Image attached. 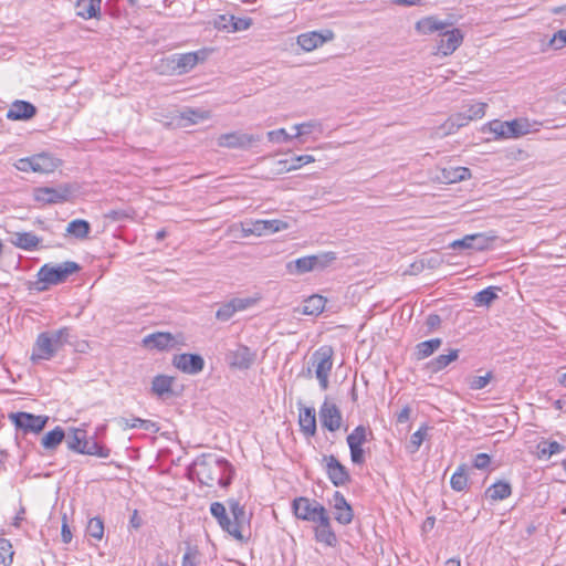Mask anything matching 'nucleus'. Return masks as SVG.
I'll list each match as a JSON object with an SVG mask.
<instances>
[{
    "label": "nucleus",
    "mask_w": 566,
    "mask_h": 566,
    "mask_svg": "<svg viewBox=\"0 0 566 566\" xmlns=\"http://www.w3.org/2000/svg\"><path fill=\"white\" fill-rule=\"evenodd\" d=\"M233 474V467L216 454H202L187 468V476L190 481H198L207 486L217 484L227 488L231 484Z\"/></svg>",
    "instance_id": "nucleus-1"
},
{
    "label": "nucleus",
    "mask_w": 566,
    "mask_h": 566,
    "mask_svg": "<svg viewBox=\"0 0 566 566\" xmlns=\"http://www.w3.org/2000/svg\"><path fill=\"white\" fill-rule=\"evenodd\" d=\"M334 349L324 345L316 349L311 356V366L323 390L328 388L329 374L333 368Z\"/></svg>",
    "instance_id": "nucleus-2"
},
{
    "label": "nucleus",
    "mask_w": 566,
    "mask_h": 566,
    "mask_svg": "<svg viewBox=\"0 0 566 566\" xmlns=\"http://www.w3.org/2000/svg\"><path fill=\"white\" fill-rule=\"evenodd\" d=\"M489 130L495 138H518L531 132L530 123L525 118H516L510 122L492 120L488 124Z\"/></svg>",
    "instance_id": "nucleus-3"
},
{
    "label": "nucleus",
    "mask_w": 566,
    "mask_h": 566,
    "mask_svg": "<svg viewBox=\"0 0 566 566\" xmlns=\"http://www.w3.org/2000/svg\"><path fill=\"white\" fill-rule=\"evenodd\" d=\"M80 271V265L73 261H66L61 264H44L39 273V281L45 284L54 285L64 282L70 275Z\"/></svg>",
    "instance_id": "nucleus-4"
},
{
    "label": "nucleus",
    "mask_w": 566,
    "mask_h": 566,
    "mask_svg": "<svg viewBox=\"0 0 566 566\" xmlns=\"http://www.w3.org/2000/svg\"><path fill=\"white\" fill-rule=\"evenodd\" d=\"M292 509L297 518L313 523H317L327 514L321 503L303 496L293 500Z\"/></svg>",
    "instance_id": "nucleus-5"
},
{
    "label": "nucleus",
    "mask_w": 566,
    "mask_h": 566,
    "mask_svg": "<svg viewBox=\"0 0 566 566\" xmlns=\"http://www.w3.org/2000/svg\"><path fill=\"white\" fill-rule=\"evenodd\" d=\"M256 359V353L248 346L238 344L226 354V361L229 367L240 370L249 369Z\"/></svg>",
    "instance_id": "nucleus-6"
},
{
    "label": "nucleus",
    "mask_w": 566,
    "mask_h": 566,
    "mask_svg": "<svg viewBox=\"0 0 566 566\" xmlns=\"http://www.w3.org/2000/svg\"><path fill=\"white\" fill-rule=\"evenodd\" d=\"M289 228L287 222L279 219L273 220H251L243 226L245 235H266L276 233Z\"/></svg>",
    "instance_id": "nucleus-7"
},
{
    "label": "nucleus",
    "mask_w": 566,
    "mask_h": 566,
    "mask_svg": "<svg viewBox=\"0 0 566 566\" xmlns=\"http://www.w3.org/2000/svg\"><path fill=\"white\" fill-rule=\"evenodd\" d=\"M261 140V136L242 132L222 134L217 139V145L224 148L247 149Z\"/></svg>",
    "instance_id": "nucleus-8"
},
{
    "label": "nucleus",
    "mask_w": 566,
    "mask_h": 566,
    "mask_svg": "<svg viewBox=\"0 0 566 566\" xmlns=\"http://www.w3.org/2000/svg\"><path fill=\"white\" fill-rule=\"evenodd\" d=\"M71 188L66 185H62L55 188L52 187H40L34 189V199L38 202L44 205H53L65 202L71 197Z\"/></svg>",
    "instance_id": "nucleus-9"
},
{
    "label": "nucleus",
    "mask_w": 566,
    "mask_h": 566,
    "mask_svg": "<svg viewBox=\"0 0 566 566\" xmlns=\"http://www.w3.org/2000/svg\"><path fill=\"white\" fill-rule=\"evenodd\" d=\"M10 419L18 428L23 429L25 432L38 433L45 427L49 418L28 412H17L11 413Z\"/></svg>",
    "instance_id": "nucleus-10"
},
{
    "label": "nucleus",
    "mask_w": 566,
    "mask_h": 566,
    "mask_svg": "<svg viewBox=\"0 0 566 566\" xmlns=\"http://www.w3.org/2000/svg\"><path fill=\"white\" fill-rule=\"evenodd\" d=\"M441 39L437 45V54L442 56L451 55L463 42V33L460 29H446L441 33Z\"/></svg>",
    "instance_id": "nucleus-11"
},
{
    "label": "nucleus",
    "mask_w": 566,
    "mask_h": 566,
    "mask_svg": "<svg viewBox=\"0 0 566 566\" xmlns=\"http://www.w3.org/2000/svg\"><path fill=\"white\" fill-rule=\"evenodd\" d=\"M211 515L218 521L220 527L238 541L243 539L241 531L238 528V523H232L227 514L226 506L220 502H213L210 505Z\"/></svg>",
    "instance_id": "nucleus-12"
},
{
    "label": "nucleus",
    "mask_w": 566,
    "mask_h": 566,
    "mask_svg": "<svg viewBox=\"0 0 566 566\" xmlns=\"http://www.w3.org/2000/svg\"><path fill=\"white\" fill-rule=\"evenodd\" d=\"M319 420L324 428L328 431H337L342 426V413L338 407L331 402L328 399H325L323 405L319 408Z\"/></svg>",
    "instance_id": "nucleus-13"
},
{
    "label": "nucleus",
    "mask_w": 566,
    "mask_h": 566,
    "mask_svg": "<svg viewBox=\"0 0 566 566\" xmlns=\"http://www.w3.org/2000/svg\"><path fill=\"white\" fill-rule=\"evenodd\" d=\"M323 461L327 476L335 486H343L349 482L350 476L347 469L334 455H325Z\"/></svg>",
    "instance_id": "nucleus-14"
},
{
    "label": "nucleus",
    "mask_w": 566,
    "mask_h": 566,
    "mask_svg": "<svg viewBox=\"0 0 566 566\" xmlns=\"http://www.w3.org/2000/svg\"><path fill=\"white\" fill-rule=\"evenodd\" d=\"M334 39V33L331 30L312 31L302 33L297 36V44L306 52L313 51L322 46L325 42Z\"/></svg>",
    "instance_id": "nucleus-15"
},
{
    "label": "nucleus",
    "mask_w": 566,
    "mask_h": 566,
    "mask_svg": "<svg viewBox=\"0 0 566 566\" xmlns=\"http://www.w3.org/2000/svg\"><path fill=\"white\" fill-rule=\"evenodd\" d=\"M56 352L57 349L48 336V333L43 332L36 337L32 348L31 359L33 361L50 360L56 354Z\"/></svg>",
    "instance_id": "nucleus-16"
},
{
    "label": "nucleus",
    "mask_w": 566,
    "mask_h": 566,
    "mask_svg": "<svg viewBox=\"0 0 566 566\" xmlns=\"http://www.w3.org/2000/svg\"><path fill=\"white\" fill-rule=\"evenodd\" d=\"M333 509L334 517L339 524L347 525L353 521L354 514L352 506L339 491L334 493Z\"/></svg>",
    "instance_id": "nucleus-17"
},
{
    "label": "nucleus",
    "mask_w": 566,
    "mask_h": 566,
    "mask_svg": "<svg viewBox=\"0 0 566 566\" xmlns=\"http://www.w3.org/2000/svg\"><path fill=\"white\" fill-rule=\"evenodd\" d=\"M452 25L449 21H443L434 15H429L416 22L415 29L419 34L429 35L434 32H442Z\"/></svg>",
    "instance_id": "nucleus-18"
},
{
    "label": "nucleus",
    "mask_w": 566,
    "mask_h": 566,
    "mask_svg": "<svg viewBox=\"0 0 566 566\" xmlns=\"http://www.w3.org/2000/svg\"><path fill=\"white\" fill-rule=\"evenodd\" d=\"M205 359L198 354H179V370L188 375H198L203 370Z\"/></svg>",
    "instance_id": "nucleus-19"
},
{
    "label": "nucleus",
    "mask_w": 566,
    "mask_h": 566,
    "mask_svg": "<svg viewBox=\"0 0 566 566\" xmlns=\"http://www.w3.org/2000/svg\"><path fill=\"white\" fill-rule=\"evenodd\" d=\"M174 344L175 337L170 333H153L143 338V346L148 349L164 350Z\"/></svg>",
    "instance_id": "nucleus-20"
},
{
    "label": "nucleus",
    "mask_w": 566,
    "mask_h": 566,
    "mask_svg": "<svg viewBox=\"0 0 566 566\" xmlns=\"http://www.w3.org/2000/svg\"><path fill=\"white\" fill-rule=\"evenodd\" d=\"M317 526L315 528V537L318 542L324 543L327 546H335L337 543V537L331 527V520L328 514L322 517L317 522Z\"/></svg>",
    "instance_id": "nucleus-21"
},
{
    "label": "nucleus",
    "mask_w": 566,
    "mask_h": 566,
    "mask_svg": "<svg viewBox=\"0 0 566 566\" xmlns=\"http://www.w3.org/2000/svg\"><path fill=\"white\" fill-rule=\"evenodd\" d=\"M36 113V108L33 104L25 101H15L10 106L7 117L13 120L29 119Z\"/></svg>",
    "instance_id": "nucleus-22"
},
{
    "label": "nucleus",
    "mask_w": 566,
    "mask_h": 566,
    "mask_svg": "<svg viewBox=\"0 0 566 566\" xmlns=\"http://www.w3.org/2000/svg\"><path fill=\"white\" fill-rule=\"evenodd\" d=\"M298 423L301 427V431L305 437L310 438L315 436L316 433V417L315 409L305 407L300 410L298 415Z\"/></svg>",
    "instance_id": "nucleus-23"
},
{
    "label": "nucleus",
    "mask_w": 566,
    "mask_h": 566,
    "mask_svg": "<svg viewBox=\"0 0 566 566\" xmlns=\"http://www.w3.org/2000/svg\"><path fill=\"white\" fill-rule=\"evenodd\" d=\"M207 56L208 51L206 50L179 54V74L190 71L199 62L205 61Z\"/></svg>",
    "instance_id": "nucleus-24"
},
{
    "label": "nucleus",
    "mask_w": 566,
    "mask_h": 566,
    "mask_svg": "<svg viewBox=\"0 0 566 566\" xmlns=\"http://www.w3.org/2000/svg\"><path fill=\"white\" fill-rule=\"evenodd\" d=\"M209 117L210 113L208 111L186 107L179 112V126H190L208 119Z\"/></svg>",
    "instance_id": "nucleus-25"
},
{
    "label": "nucleus",
    "mask_w": 566,
    "mask_h": 566,
    "mask_svg": "<svg viewBox=\"0 0 566 566\" xmlns=\"http://www.w3.org/2000/svg\"><path fill=\"white\" fill-rule=\"evenodd\" d=\"M33 172L50 174L57 168V160L50 155L39 154L32 156Z\"/></svg>",
    "instance_id": "nucleus-26"
},
{
    "label": "nucleus",
    "mask_w": 566,
    "mask_h": 566,
    "mask_svg": "<svg viewBox=\"0 0 566 566\" xmlns=\"http://www.w3.org/2000/svg\"><path fill=\"white\" fill-rule=\"evenodd\" d=\"M102 0H77L76 13L83 19H91L98 17L101 12Z\"/></svg>",
    "instance_id": "nucleus-27"
},
{
    "label": "nucleus",
    "mask_w": 566,
    "mask_h": 566,
    "mask_svg": "<svg viewBox=\"0 0 566 566\" xmlns=\"http://www.w3.org/2000/svg\"><path fill=\"white\" fill-rule=\"evenodd\" d=\"M40 241V238L32 232H15L11 238V243L23 250L35 249Z\"/></svg>",
    "instance_id": "nucleus-28"
},
{
    "label": "nucleus",
    "mask_w": 566,
    "mask_h": 566,
    "mask_svg": "<svg viewBox=\"0 0 566 566\" xmlns=\"http://www.w3.org/2000/svg\"><path fill=\"white\" fill-rule=\"evenodd\" d=\"M512 494V488L510 483L499 481L489 486L485 491V496L492 501H502L507 499Z\"/></svg>",
    "instance_id": "nucleus-29"
},
{
    "label": "nucleus",
    "mask_w": 566,
    "mask_h": 566,
    "mask_svg": "<svg viewBox=\"0 0 566 566\" xmlns=\"http://www.w3.org/2000/svg\"><path fill=\"white\" fill-rule=\"evenodd\" d=\"M470 123L467 113L461 112L450 116L442 125L446 135L454 134L459 128Z\"/></svg>",
    "instance_id": "nucleus-30"
},
{
    "label": "nucleus",
    "mask_w": 566,
    "mask_h": 566,
    "mask_svg": "<svg viewBox=\"0 0 566 566\" xmlns=\"http://www.w3.org/2000/svg\"><path fill=\"white\" fill-rule=\"evenodd\" d=\"M312 255L298 258L286 264V269L291 274H304L314 271Z\"/></svg>",
    "instance_id": "nucleus-31"
},
{
    "label": "nucleus",
    "mask_w": 566,
    "mask_h": 566,
    "mask_svg": "<svg viewBox=\"0 0 566 566\" xmlns=\"http://www.w3.org/2000/svg\"><path fill=\"white\" fill-rule=\"evenodd\" d=\"M91 226L87 221L76 219L67 224L66 233L73 235L76 239L84 240L88 237Z\"/></svg>",
    "instance_id": "nucleus-32"
},
{
    "label": "nucleus",
    "mask_w": 566,
    "mask_h": 566,
    "mask_svg": "<svg viewBox=\"0 0 566 566\" xmlns=\"http://www.w3.org/2000/svg\"><path fill=\"white\" fill-rule=\"evenodd\" d=\"M86 438V432L83 429H72L70 432L65 433V442L70 450L80 453V450L83 448V443Z\"/></svg>",
    "instance_id": "nucleus-33"
},
{
    "label": "nucleus",
    "mask_w": 566,
    "mask_h": 566,
    "mask_svg": "<svg viewBox=\"0 0 566 566\" xmlns=\"http://www.w3.org/2000/svg\"><path fill=\"white\" fill-rule=\"evenodd\" d=\"M326 300L321 295H312L304 301L303 314L305 315H318L324 311Z\"/></svg>",
    "instance_id": "nucleus-34"
},
{
    "label": "nucleus",
    "mask_w": 566,
    "mask_h": 566,
    "mask_svg": "<svg viewBox=\"0 0 566 566\" xmlns=\"http://www.w3.org/2000/svg\"><path fill=\"white\" fill-rule=\"evenodd\" d=\"M442 344L441 338H432L416 346V357L421 360L432 355Z\"/></svg>",
    "instance_id": "nucleus-35"
},
{
    "label": "nucleus",
    "mask_w": 566,
    "mask_h": 566,
    "mask_svg": "<svg viewBox=\"0 0 566 566\" xmlns=\"http://www.w3.org/2000/svg\"><path fill=\"white\" fill-rule=\"evenodd\" d=\"M564 446L557 441L543 440L537 444V454L539 459H548L554 454L563 452Z\"/></svg>",
    "instance_id": "nucleus-36"
},
{
    "label": "nucleus",
    "mask_w": 566,
    "mask_h": 566,
    "mask_svg": "<svg viewBox=\"0 0 566 566\" xmlns=\"http://www.w3.org/2000/svg\"><path fill=\"white\" fill-rule=\"evenodd\" d=\"M458 357H459V349H452V350H450L449 354H447V355H439L438 357L432 359L429 363V368L433 373L441 371L447 366H449L452 361L457 360Z\"/></svg>",
    "instance_id": "nucleus-37"
},
{
    "label": "nucleus",
    "mask_w": 566,
    "mask_h": 566,
    "mask_svg": "<svg viewBox=\"0 0 566 566\" xmlns=\"http://www.w3.org/2000/svg\"><path fill=\"white\" fill-rule=\"evenodd\" d=\"M64 430L61 427H56L43 436L41 443L44 449L53 450L64 440Z\"/></svg>",
    "instance_id": "nucleus-38"
},
{
    "label": "nucleus",
    "mask_w": 566,
    "mask_h": 566,
    "mask_svg": "<svg viewBox=\"0 0 566 566\" xmlns=\"http://www.w3.org/2000/svg\"><path fill=\"white\" fill-rule=\"evenodd\" d=\"M368 434H371L364 426H357L348 436H347V444L348 447H363L365 442L368 440Z\"/></svg>",
    "instance_id": "nucleus-39"
},
{
    "label": "nucleus",
    "mask_w": 566,
    "mask_h": 566,
    "mask_svg": "<svg viewBox=\"0 0 566 566\" xmlns=\"http://www.w3.org/2000/svg\"><path fill=\"white\" fill-rule=\"evenodd\" d=\"M429 431L428 424H422L416 432L410 437V441L406 446V450L409 453H416L421 447L423 440L427 438Z\"/></svg>",
    "instance_id": "nucleus-40"
},
{
    "label": "nucleus",
    "mask_w": 566,
    "mask_h": 566,
    "mask_svg": "<svg viewBox=\"0 0 566 566\" xmlns=\"http://www.w3.org/2000/svg\"><path fill=\"white\" fill-rule=\"evenodd\" d=\"M46 333L57 350L67 344L72 336V329L70 327H62L60 329Z\"/></svg>",
    "instance_id": "nucleus-41"
},
{
    "label": "nucleus",
    "mask_w": 566,
    "mask_h": 566,
    "mask_svg": "<svg viewBox=\"0 0 566 566\" xmlns=\"http://www.w3.org/2000/svg\"><path fill=\"white\" fill-rule=\"evenodd\" d=\"M81 454L96 455L98 458H108L111 454V450L99 446L96 441H88L85 438L82 450H80Z\"/></svg>",
    "instance_id": "nucleus-42"
},
{
    "label": "nucleus",
    "mask_w": 566,
    "mask_h": 566,
    "mask_svg": "<svg viewBox=\"0 0 566 566\" xmlns=\"http://www.w3.org/2000/svg\"><path fill=\"white\" fill-rule=\"evenodd\" d=\"M172 382H174V377L159 375L154 378L151 389H153L154 394L161 397L165 394L171 391Z\"/></svg>",
    "instance_id": "nucleus-43"
},
{
    "label": "nucleus",
    "mask_w": 566,
    "mask_h": 566,
    "mask_svg": "<svg viewBox=\"0 0 566 566\" xmlns=\"http://www.w3.org/2000/svg\"><path fill=\"white\" fill-rule=\"evenodd\" d=\"M336 259V253L332 251L312 255L314 271L331 266Z\"/></svg>",
    "instance_id": "nucleus-44"
},
{
    "label": "nucleus",
    "mask_w": 566,
    "mask_h": 566,
    "mask_svg": "<svg viewBox=\"0 0 566 566\" xmlns=\"http://www.w3.org/2000/svg\"><path fill=\"white\" fill-rule=\"evenodd\" d=\"M451 488L457 491H463L468 485V476L465 472V465H460L457 471L452 474L450 480Z\"/></svg>",
    "instance_id": "nucleus-45"
},
{
    "label": "nucleus",
    "mask_w": 566,
    "mask_h": 566,
    "mask_svg": "<svg viewBox=\"0 0 566 566\" xmlns=\"http://www.w3.org/2000/svg\"><path fill=\"white\" fill-rule=\"evenodd\" d=\"M86 534L97 541H101L104 535V524L101 518L93 517L88 521L86 526Z\"/></svg>",
    "instance_id": "nucleus-46"
},
{
    "label": "nucleus",
    "mask_w": 566,
    "mask_h": 566,
    "mask_svg": "<svg viewBox=\"0 0 566 566\" xmlns=\"http://www.w3.org/2000/svg\"><path fill=\"white\" fill-rule=\"evenodd\" d=\"M496 290H499V287L490 286L476 293L474 296L475 304L478 306L491 304V302L497 297Z\"/></svg>",
    "instance_id": "nucleus-47"
},
{
    "label": "nucleus",
    "mask_w": 566,
    "mask_h": 566,
    "mask_svg": "<svg viewBox=\"0 0 566 566\" xmlns=\"http://www.w3.org/2000/svg\"><path fill=\"white\" fill-rule=\"evenodd\" d=\"M13 554L11 542L7 538H0V564L11 565Z\"/></svg>",
    "instance_id": "nucleus-48"
},
{
    "label": "nucleus",
    "mask_w": 566,
    "mask_h": 566,
    "mask_svg": "<svg viewBox=\"0 0 566 566\" xmlns=\"http://www.w3.org/2000/svg\"><path fill=\"white\" fill-rule=\"evenodd\" d=\"M293 128L296 130L294 138H300L303 135L310 134L315 129H318L322 132V125L321 123L316 120H310L301 124H295Z\"/></svg>",
    "instance_id": "nucleus-49"
},
{
    "label": "nucleus",
    "mask_w": 566,
    "mask_h": 566,
    "mask_svg": "<svg viewBox=\"0 0 566 566\" xmlns=\"http://www.w3.org/2000/svg\"><path fill=\"white\" fill-rule=\"evenodd\" d=\"M471 235L473 241V250L475 251L488 250L494 239L493 237H489L485 233H473Z\"/></svg>",
    "instance_id": "nucleus-50"
},
{
    "label": "nucleus",
    "mask_w": 566,
    "mask_h": 566,
    "mask_svg": "<svg viewBox=\"0 0 566 566\" xmlns=\"http://www.w3.org/2000/svg\"><path fill=\"white\" fill-rule=\"evenodd\" d=\"M261 296H249V297H234L231 300L233 305L235 306L237 312L245 311L253 305H255L260 301Z\"/></svg>",
    "instance_id": "nucleus-51"
},
{
    "label": "nucleus",
    "mask_w": 566,
    "mask_h": 566,
    "mask_svg": "<svg viewBox=\"0 0 566 566\" xmlns=\"http://www.w3.org/2000/svg\"><path fill=\"white\" fill-rule=\"evenodd\" d=\"M229 506L231 514L234 518L232 523H238V528L240 530L241 524L245 520V510L244 506H242L238 501L231 500L229 501Z\"/></svg>",
    "instance_id": "nucleus-52"
},
{
    "label": "nucleus",
    "mask_w": 566,
    "mask_h": 566,
    "mask_svg": "<svg viewBox=\"0 0 566 566\" xmlns=\"http://www.w3.org/2000/svg\"><path fill=\"white\" fill-rule=\"evenodd\" d=\"M237 313L235 306L231 302V300L224 304H222L218 311L216 312V317L219 321L227 322Z\"/></svg>",
    "instance_id": "nucleus-53"
},
{
    "label": "nucleus",
    "mask_w": 566,
    "mask_h": 566,
    "mask_svg": "<svg viewBox=\"0 0 566 566\" xmlns=\"http://www.w3.org/2000/svg\"><path fill=\"white\" fill-rule=\"evenodd\" d=\"M269 142L271 143H287L294 138V136L290 135L284 128H279L275 130H270L266 134Z\"/></svg>",
    "instance_id": "nucleus-54"
},
{
    "label": "nucleus",
    "mask_w": 566,
    "mask_h": 566,
    "mask_svg": "<svg viewBox=\"0 0 566 566\" xmlns=\"http://www.w3.org/2000/svg\"><path fill=\"white\" fill-rule=\"evenodd\" d=\"M201 563V555L196 548L188 547L182 556V566H199Z\"/></svg>",
    "instance_id": "nucleus-55"
},
{
    "label": "nucleus",
    "mask_w": 566,
    "mask_h": 566,
    "mask_svg": "<svg viewBox=\"0 0 566 566\" xmlns=\"http://www.w3.org/2000/svg\"><path fill=\"white\" fill-rule=\"evenodd\" d=\"M485 103H474L469 106V108L464 112L469 120L480 119L485 115Z\"/></svg>",
    "instance_id": "nucleus-56"
},
{
    "label": "nucleus",
    "mask_w": 566,
    "mask_h": 566,
    "mask_svg": "<svg viewBox=\"0 0 566 566\" xmlns=\"http://www.w3.org/2000/svg\"><path fill=\"white\" fill-rule=\"evenodd\" d=\"M491 378V373H486L484 376H473L469 379V387L472 390H481L489 385Z\"/></svg>",
    "instance_id": "nucleus-57"
},
{
    "label": "nucleus",
    "mask_w": 566,
    "mask_h": 566,
    "mask_svg": "<svg viewBox=\"0 0 566 566\" xmlns=\"http://www.w3.org/2000/svg\"><path fill=\"white\" fill-rule=\"evenodd\" d=\"M450 182H457L470 177V170L465 167L451 168L446 176Z\"/></svg>",
    "instance_id": "nucleus-58"
},
{
    "label": "nucleus",
    "mask_w": 566,
    "mask_h": 566,
    "mask_svg": "<svg viewBox=\"0 0 566 566\" xmlns=\"http://www.w3.org/2000/svg\"><path fill=\"white\" fill-rule=\"evenodd\" d=\"M315 158L311 155H301L296 156L292 159L291 166L286 168V171L296 170L301 168L304 165H307L310 163H314Z\"/></svg>",
    "instance_id": "nucleus-59"
},
{
    "label": "nucleus",
    "mask_w": 566,
    "mask_h": 566,
    "mask_svg": "<svg viewBox=\"0 0 566 566\" xmlns=\"http://www.w3.org/2000/svg\"><path fill=\"white\" fill-rule=\"evenodd\" d=\"M232 22H233V15H226V14H221V15H218L214 20V27L218 29V30H223V31H227L229 32L230 31V28L232 25Z\"/></svg>",
    "instance_id": "nucleus-60"
},
{
    "label": "nucleus",
    "mask_w": 566,
    "mask_h": 566,
    "mask_svg": "<svg viewBox=\"0 0 566 566\" xmlns=\"http://www.w3.org/2000/svg\"><path fill=\"white\" fill-rule=\"evenodd\" d=\"M472 235L468 234L463 237L462 239L454 240L450 243V248L453 250L457 249H467V250H473V243H472Z\"/></svg>",
    "instance_id": "nucleus-61"
},
{
    "label": "nucleus",
    "mask_w": 566,
    "mask_h": 566,
    "mask_svg": "<svg viewBox=\"0 0 566 566\" xmlns=\"http://www.w3.org/2000/svg\"><path fill=\"white\" fill-rule=\"evenodd\" d=\"M251 25V20L245 18H235L233 15V22L229 32L244 31Z\"/></svg>",
    "instance_id": "nucleus-62"
},
{
    "label": "nucleus",
    "mask_w": 566,
    "mask_h": 566,
    "mask_svg": "<svg viewBox=\"0 0 566 566\" xmlns=\"http://www.w3.org/2000/svg\"><path fill=\"white\" fill-rule=\"evenodd\" d=\"M551 45L555 50L563 49L566 45V30H559L551 39Z\"/></svg>",
    "instance_id": "nucleus-63"
},
{
    "label": "nucleus",
    "mask_w": 566,
    "mask_h": 566,
    "mask_svg": "<svg viewBox=\"0 0 566 566\" xmlns=\"http://www.w3.org/2000/svg\"><path fill=\"white\" fill-rule=\"evenodd\" d=\"M350 451V460L354 464H363L365 462L363 447H348Z\"/></svg>",
    "instance_id": "nucleus-64"
}]
</instances>
